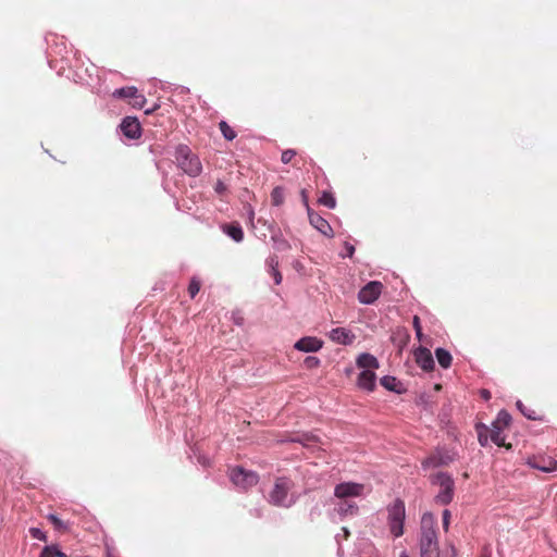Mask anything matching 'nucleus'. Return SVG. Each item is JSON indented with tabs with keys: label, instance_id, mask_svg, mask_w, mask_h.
Listing matches in <instances>:
<instances>
[{
	"label": "nucleus",
	"instance_id": "30",
	"mask_svg": "<svg viewBox=\"0 0 557 557\" xmlns=\"http://www.w3.org/2000/svg\"><path fill=\"white\" fill-rule=\"evenodd\" d=\"M219 128L225 139L233 140L236 137V132L225 121L219 123Z\"/></svg>",
	"mask_w": 557,
	"mask_h": 557
},
{
	"label": "nucleus",
	"instance_id": "43",
	"mask_svg": "<svg viewBox=\"0 0 557 557\" xmlns=\"http://www.w3.org/2000/svg\"><path fill=\"white\" fill-rule=\"evenodd\" d=\"M480 395L484 400L491 399V392L488 389H481Z\"/></svg>",
	"mask_w": 557,
	"mask_h": 557
},
{
	"label": "nucleus",
	"instance_id": "42",
	"mask_svg": "<svg viewBox=\"0 0 557 557\" xmlns=\"http://www.w3.org/2000/svg\"><path fill=\"white\" fill-rule=\"evenodd\" d=\"M345 249H346V256L351 258L355 252V247L349 243H345Z\"/></svg>",
	"mask_w": 557,
	"mask_h": 557
},
{
	"label": "nucleus",
	"instance_id": "2",
	"mask_svg": "<svg viewBox=\"0 0 557 557\" xmlns=\"http://www.w3.org/2000/svg\"><path fill=\"white\" fill-rule=\"evenodd\" d=\"M175 161L180 169L191 177L198 176L202 171L199 158L186 145H180L175 151Z\"/></svg>",
	"mask_w": 557,
	"mask_h": 557
},
{
	"label": "nucleus",
	"instance_id": "22",
	"mask_svg": "<svg viewBox=\"0 0 557 557\" xmlns=\"http://www.w3.org/2000/svg\"><path fill=\"white\" fill-rule=\"evenodd\" d=\"M285 201V191L282 186H276L271 191V203L273 206H282Z\"/></svg>",
	"mask_w": 557,
	"mask_h": 557
},
{
	"label": "nucleus",
	"instance_id": "23",
	"mask_svg": "<svg viewBox=\"0 0 557 557\" xmlns=\"http://www.w3.org/2000/svg\"><path fill=\"white\" fill-rule=\"evenodd\" d=\"M296 157H297V151L296 150H294V149H286V150H284L282 152L281 161L284 164L292 163L293 166L299 168L298 160L296 159Z\"/></svg>",
	"mask_w": 557,
	"mask_h": 557
},
{
	"label": "nucleus",
	"instance_id": "4",
	"mask_svg": "<svg viewBox=\"0 0 557 557\" xmlns=\"http://www.w3.org/2000/svg\"><path fill=\"white\" fill-rule=\"evenodd\" d=\"M431 482L434 485L440 486V491L437 495L435 496L436 503L441 505H448L453 498H454V491H455V482L454 479L445 473V472H437L431 478Z\"/></svg>",
	"mask_w": 557,
	"mask_h": 557
},
{
	"label": "nucleus",
	"instance_id": "38",
	"mask_svg": "<svg viewBox=\"0 0 557 557\" xmlns=\"http://www.w3.org/2000/svg\"><path fill=\"white\" fill-rule=\"evenodd\" d=\"M412 325H413V329L416 331L417 337L419 339H421L422 338V326H421V323H420V318L418 315L413 317Z\"/></svg>",
	"mask_w": 557,
	"mask_h": 557
},
{
	"label": "nucleus",
	"instance_id": "1",
	"mask_svg": "<svg viewBox=\"0 0 557 557\" xmlns=\"http://www.w3.org/2000/svg\"><path fill=\"white\" fill-rule=\"evenodd\" d=\"M420 553L421 557H440L436 520L430 512L421 519Z\"/></svg>",
	"mask_w": 557,
	"mask_h": 557
},
{
	"label": "nucleus",
	"instance_id": "28",
	"mask_svg": "<svg viewBox=\"0 0 557 557\" xmlns=\"http://www.w3.org/2000/svg\"><path fill=\"white\" fill-rule=\"evenodd\" d=\"M136 94H137V88L133 87V86H128V87H123V88L116 89L113 92V96L132 99V98H134V96H136Z\"/></svg>",
	"mask_w": 557,
	"mask_h": 557
},
{
	"label": "nucleus",
	"instance_id": "24",
	"mask_svg": "<svg viewBox=\"0 0 557 557\" xmlns=\"http://www.w3.org/2000/svg\"><path fill=\"white\" fill-rule=\"evenodd\" d=\"M510 421V414L505 410H500L496 417V420L492 424L505 430L507 426H509Z\"/></svg>",
	"mask_w": 557,
	"mask_h": 557
},
{
	"label": "nucleus",
	"instance_id": "39",
	"mask_svg": "<svg viewBox=\"0 0 557 557\" xmlns=\"http://www.w3.org/2000/svg\"><path fill=\"white\" fill-rule=\"evenodd\" d=\"M320 364V360L317 357H307L305 359V366L308 369L317 368Z\"/></svg>",
	"mask_w": 557,
	"mask_h": 557
},
{
	"label": "nucleus",
	"instance_id": "7",
	"mask_svg": "<svg viewBox=\"0 0 557 557\" xmlns=\"http://www.w3.org/2000/svg\"><path fill=\"white\" fill-rule=\"evenodd\" d=\"M364 485L356 482L339 483L334 488V495L339 499L360 497L363 495Z\"/></svg>",
	"mask_w": 557,
	"mask_h": 557
},
{
	"label": "nucleus",
	"instance_id": "10",
	"mask_svg": "<svg viewBox=\"0 0 557 557\" xmlns=\"http://www.w3.org/2000/svg\"><path fill=\"white\" fill-rule=\"evenodd\" d=\"M308 218L310 224L318 230L320 233L327 237H333V230L330 223L322 218L320 214L315 213L311 208H308Z\"/></svg>",
	"mask_w": 557,
	"mask_h": 557
},
{
	"label": "nucleus",
	"instance_id": "46",
	"mask_svg": "<svg viewBox=\"0 0 557 557\" xmlns=\"http://www.w3.org/2000/svg\"><path fill=\"white\" fill-rule=\"evenodd\" d=\"M399 557H409L406 552H403Z\"/></svg>",
	"mask_w": 557,
	"mask_h": 557
},
{
	"label": "nucleus",
	"instance_id": "3",
	"mask_svg": "<svg viewBox=\"0 0 557 557\" xmlns=\"http://www.w3.org/2000/svg\"><path fill=\"white\" fill-rule=\"evenodd\" d=\"M293 487L294 482L289 478H277L272 491L269 493V503L277 507H289L294 503L289 497V492Z\"/></svg>",
	"mask_w": 557,
	"mask_h": 557
},
{
	"label": "nucleus",
	"instance_id": "5",
	"mask_svg": "<svg viewBox=\"0 0 557 557\" xmlns=\"http://www.w3.org/2000/svg\"><path fill=\"white\" fill-rule=\"evenodd\" d=\"M406 516L405 503L400 499H396L388 507V525L391 533L395 537H399L404 534V521Z\"/></svg>",
	"mask_w": 557,
	"mask_h": 557
},
{
	"label": "nucleus",
	"instance_id": "32",
	"mask_svg": "<svg viewBox=\"0 0 557 557\" xmlns=\"http://www.w3.org/2000/svg\"><path fill=\"white\" fill-rule=\"evenodd\" d=\"M517 408L520 412L530 420H536V411L534 409H529L521 400L517 401Z\"/></svg>",
	"mask_w": 557,
	"mask_h": 557
},
{
	"label": "nucleus",
	"instance_id": "13",
	"mask_svg": "<svg viewBox=\"0 0 557 557\" xmlns=\"http://www.w3.org/2000/svg\"><path fill=\"white\" fill-rule=\"evenodd\" d=\"M323 346V342L317 337L306 336L296 342L294 347L305 352H315Z\"/></svg>",
	"mask_w": 557,
	"mask_h": 557
},
{
	"label": "nucleus",
	"instance_id": "31",
	"mask_svg": "<svg viewBox=\"0 0 557 557\" xmlns=\"http://www.w3.org/2000/svg\"><path fill=\"white\" fill-rule=\"evenodd\" d=\"M358 511V506L352 503L343 502L338 507V512L341 515H355Z\"/></svg>",
	"mask_w": 557,
	"mask_h": 557
},
{
	"label": "nucleus",
	"instance_id": "14",
	"mask_svg": "<svg viewBox=\"0 0 557 557\" xmlns=\"http://www.w3.org/2000/svg\"><path fill=\"white\" fill-rule=\"evenodd\" d=\"M330 338L337 344L350 345L356 339V335L345 327H336L330 332Z\"/></svg>",
	"mask_w": 557,
	"mask_h": 557
},
{
	"label": "nucleus",
	"instance_id": "11",
	"mask_svg": "<svg viewBox=\"0 0 557 557\" xmlns=\"http://www.w3.org/2000/svg\"><path fill=\"white\" fill-rule=\"evenodd\" d=\"M121 129L129 139H137L141 135V127L137 119L125 117L121 124Z\"/></svg>",
	"mask_w": 557,
	"mask_h": 557
},
{
	"label": "nucleus",
	"instance_id": "36",
	"mask_svg": "<svg viewBox=\"0 0 557 557\" xmlns=\"http://www.w3.org/2000/svg\"><path fill=\"white\" fill-rule=\"evenodd\" d=\"M29 533L36 540H39V541H42V542L47 541L46 534L40 529H38V528H30L29 529Z\"/></svg>",
	"mask_w": 557,
	"mask_h": 557
},
{
	"label": "nucleus",
	"instance_id": "40",
	"mask_svg": "<svg viewBox=\"0 0 557 557\" xmlns=\"http://www.w3.org/2000/svg\"><path fill=\"white\" fill-rule=\"evenodd\" d=\"M449 522H450V512L448 509H445L443 512V528L445 531L448 530Z\"/></svg>",
	"mask_w": 557,
	"mask_h": 557
},
{
	"label": "nucleus",
	"instance_id": "44",
	"mask_svg": "<svg viewBox=\"0 0 557 557\" xmlns=\"http://www.w3.org/2000/svg\"><path fill=\"white\" fill-rule=\"evenodd\" d=\"M301 198H302V202L306 207V209L308 210L309 207V203H308V196H307V191L305 189L301 190Z\"/></svg>",
	"mask_w": 557,
	"mask_h": 557
},
{
	"label": "nucleus",
	"instance_id": "16",
	"mask_svg": "<svg viewBox=\"0 0 557 557\" xmlns=\"http://www.w3.org/2000/svg\"><path fill=\"white\" fill-rule=\"evenodd\" d=\"M357 366L362 370H371L379 368L377 359L370 354H361L357 359Z\"/></svg>",
	"mask_w": 557,
	"mask_h": 557
},
{
	"label": "nucleus",
	"instance_id": "25",
	"mask_svg": "<svg viewBox=\"0 0 557 557\" xmlns=\"http://www.w3.org/2000/svg\"><path fill=\"white\" fill-rule=\"evenodd\" d=\"M478 440L481 446H487L490 438L488 428L484 424L476 425Z\"/></svg>",
	"mask_w": 557,
	"mask_h": 557
},
{
	"label": "nucleus",
	"instance_id": "29",
	"mask_svg": "<svg viewBox=\"0 0 557 557\" xmlns=\"http://www.w3.org/2000/svg\"><path fill=\"white\" fill-rule=\"evenodd\" d=\"M318 201L320 205L325 206L330 209H334L336 206V200L334 196L329 191H323Z\"/></svg>",
	"mask_w": 557,
	"mask_h": 557
},
{
	"label": "nucleus",
	"instance_id": "27",
	"mask_svg": "<svg viewBox=\"0 0 557 557\" xmlns=\"http://www.w3.org/2000/svg\"><path fill=\"white\" fill-rule=\"evenodd\" d=\"M47 519L53 524L55 530L61 532L69 531V524L63 522L57 515L50 513Z\"/></svg>",
	"mask_w": 557,
	"mask_h": 557
},
{
	"label": "nucleus",
	"instance_id": "8",
	"mask_svg": "<svg viewBox=\"0 0 557 557\" xmlns=\"http://www.w3.org/2000/svg\"><path fill=\"white\" fill-rule=\"evenodd\" d=\"M382 289L383 284L381 282L371 281L359 290L358 299L361 304H372L380 297Z\"/></svg>",
	"mask_w": 557,
	"mask_h": 557
},
{
	"label": "nucleus",
	"instance_id": "21",
	"mask_svg": "<svg viewBox=\"0 0 557 557\" xmlns=\"http://www.w3.org/2000/svg\"><path fill=\"white\" fill-rule=\"evenodd\" d=\"M267 264L269 267V273L274 278V282L276 285L281 284L282 282V274L278 271V261L275 257H271L268 259Z\"/></svg>",
	"mask_w": 557,
	"mask_h": 557
},
{
	"label": "nucleus",
	"instance_id": "41",
	"mask_svg": "<svg viewBox=\"0 0 557 557\" xmlns=\"http://www.w3.org/2000/svg\"><path fill=\"white\" fill-rule=\"evenodd\" d=\"M226 185L222 181H218L214 185V190L219 195H223L226 191Z\"/></svg>",
	"mask_w": 557,
	"mask_h": 557
},
{
	"label": "nucleus",
	"instance_id": "45",
	"mask_svg": "<svg viewBox=\"0 0 557 557\" xmlns=\"http://www.w3.org/2000/svg\"><path fill=\"white\" fill-rule=\"evenodd\" d=\"M57 557H69L66 554H64L63 552L59 550L57 552Z\"/></svg>",
	"mask_w": 557,
	"mask_h": 557
},
{
	"label": "nucleus",
	"instance_id": "26",
	"mask_svg": "<svg viewBox=\"0 0 557 557\" xmlns=\"http://www.w3.org/2000/svg\"><path fill=\"white\" fill-rule=\"evenodd\" d=\"M444 463V460L441 456H436V455H433V456H430L428 458H425L423 461H422V467L424 469H428V468H436V467H440Z\"/></svg>",
	"mask_w": 557,
	"mask_h": 557
},
{
	"label": "nucleus",
	"instance_id": "48",
	"mask_svg": "<svg viewBox=\"0 0 557 557\" xmlns=\"http://www.w3.org/2000/svg\"><path fill=\"white\" fill-rule=\"evenodd\" d=\"M348 534L349 532L346 529H344V535L348 536Z\"/></svg>",
	"mask_w": 557,
	"mask_h": 557
},
{
	"label": "nucleus",
	"instance_id": "37",
	"mask_svg": "<svg viewBox=\"0 0 557 557\" xmlns=\"http://www.w3.org/2000/svg\"><path fill=\"white\" fill-rule=\"evenodd\" d=\"M59 549L54 546H46L39 557H57Z\"/></svg>",
	"mask_w": 557,
	"mask_h": 557
},
{
	"label": "nucleus",
	"instance_id": "47",
	"mask_svg": "<svg viewBox=\"0 0 557 557\" xmlns=\"http://www.w3.org/2000/svg\"><path fill=\"white\" fill-rule=\"evenodd\" d=\"M154 110H156V108H152L151 110H146V113L149 114V113H151Z\"/></svg>",
	"mask_w": 557,
	"mask_h": 557
},
{
	"label": "nucleus",
	"instance_id": "6",
	"mask_svg": "<svg viewBox=\"0 0 557 557\" xmlns=\"http://www.w3.org/2000/svg\"><path fill=\"white\" fill-rule=\"evenodd\" d=\"M230 478L236 486L243 490L255 486L259 481V475L256 472L247 471L242 467L232 469Z\"/></svg>",
	"mask_w": 557,
	"mask_h": 557
},
{
	"label": "nucleus",
	"instance_id": "9",
	"mask_svg": "<svg viewBox=\"0 0 557 557\" xmlns=\"http://www.w3.org/2000/svg\"><path fill=\"white\" fill-rule=\"evenodd\" d=\"M527 463L536 470H540L545 473H549L553 471H557V460L549 456H532L528 458Z\"/></svg>",
	"mask_w": 557,
	"mask_h": 557
},
{
	"label": "nucleus",
	"instance_id": "34",
	"mask_svg": "<svg viewBox=\"0 0 557 557\" xmlns=\"http://www.w3.org/2000/svg\"><path fill=\"white\" fill-rule=\"evenodd\" d=\"M200 290V282L197 280V278H191L190 280V283L188 285V293H189V296L191 298H195V296L199 293Z\"/></svg>",
	"mask_w": 557,
	"mask_h": 557
},
{
	"label": "nucleus",
	"instance_id": "20",
	"mask_svg": "<svg viewBox=\"0 0 557 557\" xmlns=\"http://www.w3.org/2000/svg\"><path fill=\"white\" fill-rule=\"evenodd\" d=\"M435 357L442 368L448 369L451 366L453 357L448 350L444 348H436Z\"/></svg>",
	"mask_w": 557,
	"mask_h": 557
},
{
	"label": "nucleus",
	"instance_id": "17",
	"mask_svg": "<svg viewBox=\"0 0 557 557\" xmlns=\"http://www.w3.org/2000/svg\"><path fill=\"white\" fill-rule=\"evenodd\" d=\"M289 441L294 443H299L304 447H313L315 444L320 443V438L311 433L299 434L295 437H292Z\"/></svg>",
	"mask_w": 557,
	"mask_h": 557
},
{
	"label": "nucleus",
	"instance_id": "12",
	"mask_svg": "<svg viewBox=\"0 0 557 557\" xmlns=\"http://www.w3.org/2000/svg\"><path fill=\"white\" fill-rule=\"evenodd\" d=\"M414 359L418 366L424 371H431L434 368V359L428 348L419 347L414 351Z\"/></svg>",
	"mask_w": 557,
	"mask_h": 557
},
{
	"label": "nucleus",
	"instance_id": "18",
	"mask_svg": "<svg viewBox=\"0 0 557 557\" xmlns=\"http://www.w3.org/2000/svg\"><path fill=\"white\" fill-rule=\"evenodd\" d=\"M503 431H504V429H500V428L495 426V425L492 424V426L488 428L490 438L497 446H499V447L504 446V447L509 449L511 447V445L510 444H508V445L505 444V438L502 435Z\"/></svg>",
	"mask_w": 557,
	"mask_h": 557
},
{
	"label": "nucleus",
	"instance_id": "33",
	"mask_svg": "<svg viewBox=\"0 0 557 557\" xmlns=\"http://www.w3.org/2000/svg\"><path fill=\"white\" fill-rule=\"evenodd\" d=\"M381 384L388 391H397V380L394 376L386 375L381 379Z\"/></svg>",
	"mask_w": 557,
	"mask_h": 557
},
{
	"label": "nucleus",
	"instance_id": "15",
	"mask_svg": "<svg viewBox=\"0 0 557 557\" xmlns=\"http://www.w3.org/2000/svg\"><path fill=\"white\" fill-rule=\"evenodd\" d=\"M376 375L371 370H362L357 380V385L368 392H372L375 388Z\"/></svg>",
	"mask_w": 557,
	"mask_h": 557
},
{
	"label": "nucleus",
	"instance_id": "35",
	"mask_svg": "<svg viewBox=\"0 0 557 557\" xmlns=\"http://www.w3.org/2000/svg\"><path fill=\"white\" fill-rule=\"evenodd\" d=\"M145 103H146V98L143 95L138 94V92L131 100V104L134 108H138V109L144 108Z\"/></svg>",
	"mask_w": 557,
	"mask_h": 557
},
{
	"label": "nucleus",
	"instance_id": "19",
	"mask_svg": "<svg viewBox=\"0 0 557 557\" xmlns=\"http://www.w3.org/2000/svg\"><path fill=\"white\" fill-rule=\"evenodd\" d=\"M224 232L232 237L235 242L239 243L244 238V232L238 223L226 224L223 227Z\"/></svg>",
	"mask_w": 557,
	"mask_h": 557
}]
</instances>
